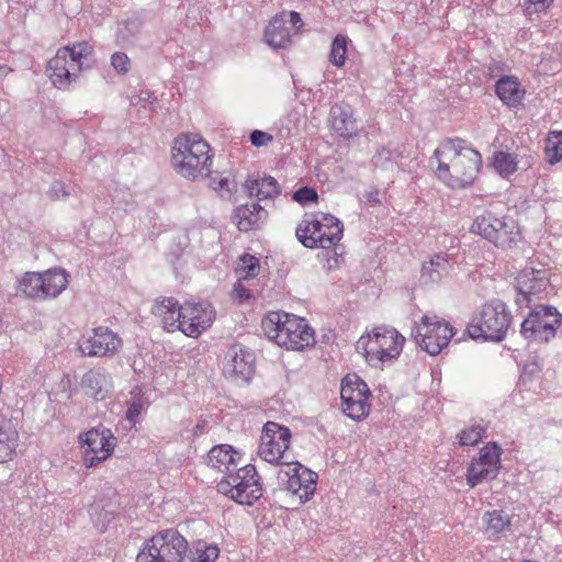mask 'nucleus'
Masks as SVG:
<instances>
[{"label": "nucleus", "instance_id": "obj_1", "mask_svg": "<svg viewBox=\"0 0 562 562\" xmlns=\"http://www.w3.org/2000/svg\"><path fill=\"white\" fill-rule=\"evenodd\" d=\"M437 176L448 187L462 189L471 186L482 166L481 154L462 139L445 140L434 154Z\"/></svg>", "mask_w": 562, "mask_h": 562}, {"label": "nucleus", "instance_id": "obj_2", "mask_svg": "<svg viewBox=\"0 0 562 562\" xmlns=\"http://www.w3.org/2000/svg\"><path fill=\"white\" fill-rule=\"evenodd\" d=\"M210 145L198 135H179L171 149L173 169L183 178L196 180L211 175Z\"/></svg>", "mask_w": 562, "mask_h": 562}, {"label": "nucleus", "instance_id": "obj_3", "mask_svg": "<svg viewBox=\"0 0 562 562\" xmlns=\"http://www.w3.org/2000/svg\"><path fill=\"white\" fill-rule=\"evenodd\" d=\"M342 223L331 214L305 215L299 223L295 235L306 248L330 249L341 239Z\"/></svg>", "mask_w": 562, "mask_h": 562}, {"label": "nucleus", "instance_id": "obj_4", "mask_svg": "<svg viewBox=\"0 0 562 562\" xmlns=\"http://www.w3.org/2000/svg\"><path fill=\"white\" fill-rule=\"evenodd\" d=\"M512 324V314L506 304L492 300L473 316L468 325V334L472 339L499 342L505 339Z\"/></svg>", "mask_w": 562, "mask_h": 562}, {"label": "nucleus", "instance_id": "obj_5", "mask_svg": "<svg viewBox=\"0 0 562 562\" xmlns=\"http://www.w3.org/2000/svg\"><path fill=\"white\" fill-rule=\"evenodd\" d=\"M471 231L503 249L512 248L520 240L516 220L509 215H497L492 210L477 215Z\"/></svg>", "mask_w": 562, "mask_h": 562}, {"label": "nucleus", "instance_id": "obj_6", "mask_svg": "<svg viewBox=\"0 0 562 562\" xmlns=\"http://www.w3.org/2000/svg\"><path fill=\"white\" fill-rule=\"evenodd\" d=\"M404 342V336L395 328L380 326L375 327L367 337L362 336L357 342V348L363 349L367 361L378 367L397 358Z\"/></svg>", "mask_w": 562, "mask_h": 562}, {"label": "nucleus", "instance_id": "obj_7", "mask_svg": "<svg viewBox=\"0 0 562 562\" xmlns=\"http://www.w3.org/2000/svg\"><path fill=\"white\" fill-rule=\"evenodd\" d=\"M216 487L221 494L248 506L257 502L263 492L260 476L252 464L239 467L235 472L224 475Z\"/></svg>", "mask_w": 562, "mask_h": 562}, {"label": "nucleus", "instance_id": "obj_8", "mask_svg": "<svg viewBox=\"0 0 562 562\" xmlns=\"http://www.w3.org/2000/svg\"><path fill=\"white\" fill-rule=\"evenodd\" d=\"M69 274L60 268L44 272H26L19 280V291L34 300L57 297L69 283Z\"/></svg>", "mask_w": 562, "mask_h": 562}, {"label": "nucleus", "instance_id": "obj_9", "mask_svg": "<svg viewBox=\"0 0 562 562\" xmlns=\"http://www.w3.org/2000/svg\"><path fill=\"white\" fill-rule=\"evenodd\" d=\"M562 325V314L553 306L539 305L520 325L521 336L529 342L547 344Z\"/></svg>", "mask_w": 562, "mask_h": 562}, {"label": "nucleus", "instance_id": "obj_10", "mask_svg": "<svg viewBox=\"0 0 562 562\" xmlns=\"http://www.w3.org/2000/svg\"><path fill=\"white\" fill-rule=\"evenodd\" d=\"M187 549V540L177 530H161L143 547V562H181Z\"/></svg>", "mask_w": 562, "mask_h": 562}, {"label": "nucleus", "instance_id": "obj_11", "mask_svg": "<svg viewBox=\"0 0 562 562\" xmlns=\"http://www.w3.org/2000/svg\"><path fill=\"white\" fill-rule=\"evenodd\" d=\"M412 335L423 350L436 356L448 346L456 331L448 322L439 319L437 315H425L420 324L413 328Z\"/></svg>", "mask_w": 562, "mask_h": 562}, {"label": "nucleus", "instance_id": "obj_12", "mask_svg": "<svg viewBox=\"0 0 562 562\" xmlns=\"http://www.w3.org/2000/svg\"><path fill=\"white\" fill-rule=\"evenodd\" d=\"M291 437L288 427L274 422L266 423L260 437L258 454L266 462L290 465L291 460L286 450L290 447Z\"/></svg>", "mask_w": 562, "mask_h": 562}, {"label": "nucleus", "instance_id": "obj_13", "mask_svg": "<svg viewBox=\"0 0 562 562\" xmlns=\"http://www.w3.org/2000/svg\"><path fill=\"white\" fill-rule=\"evenodd\" d=\"M371 396L367 383L357 374H347L341 380L340 398L342 412L352 420H361L370 413Z\"/></svg>", "mask_w": 562, "mask_h": 562}, {"label": "nucleus", "instance_id": "obj_14", "mask_svg": "<svg viewBox=\"0 0 562 562\" xmlns=\"http://www.w3.org/2000/svg\"><path fill=\"white\" fill-rule=\"evenodd\" d=\"M515 288L519 294L517 297L519 305L524 302L529 305L533 301L541 300L550 289V270L543 265L536 266L531 261L516 278Z\"/></svg>", "mask_w": 562, "mask_h": 562}, {"label": "nucleus", "instance_id": "obj_15", "mask_svg": "<svg viewBox=\"0 0 562 562\" xmlns=\"http://www.w3.org/2000/svg\"><path fill=\"white\" fill-rule=\"evenodd\" d=\"M81 452L83 464L93 468L105 461L114 451L116 438L105 427L92 428L80 434Z\"/></svg>", "mask_w": 562, "mask_h": 562}, {"label": "nucleus", "instance_id": "obj_16", "mask_svg": "<svg viewBox=\"0 0 562 562\" xmlns=\"http://www.w3.org/2000/svg\"><path fill=\"white\" fill-rule=\"evenodd\" d=\"M303 26L300 13L295 11L276 14L266 26L263 40L272 49H285L292 44V36Z\"/></svg>", "mask_w": 562, "mask_h": 562}, {"label": "nucleus", "instance_id": "obj_17", "mask_svg": "<svg viewBox=\"0 0 562 562\" xmlns=\"http://www.w3.org/2000/svg\"><path fill=\"white\" fill-rule=\"evenodd\" d=\"M503 449L496 442L486 443L473 459L467 470V483L474 487L484 481L494 480L501 470Z\"/></svg>", "mask_w": 562, "mask_h": 562}, {"label": "nucleus", "instance_id": "obj_18", "mask_svg": "<svg viewBox=\"0 0 562 562\" xmlns=\"http://www.w3.org/2000/svg\"><path fill=\"white\" fill-rule=\"evenodd\" d=\"M215 318V311L207 302L191 303L182 305L181 331L191 338H198L206 330Z\"/></svg>", "mask_w": 562, "mask_h": 562}, {"label": "nucleus", "instance_id": "obj_19", "mask_svg": "<svg viewBox=\"0 0 562 562\" xmlns=\"http://www.w3.org/2000/svg\"><path fill=\"white\" fill-rule=\"evenodd\" d=\"M289 470L280 471L279 479H286V490L297 495L302 502L308 501L315 493L318 475L316 472L291 461Z\"/></svg>", "mask_w": 562, "mask_h": 562}, {"label": "nucleus", "instance_id": "obj_20", "mask_svg": "<svg viewBox=\"0 0 562 562\" xmlns=\"http://www.w3.org/2000/svg\"><path fill=\"white\" fill-rule=\"evenodd\" d=\"M120 346L121 339L116 334L106 327H98L91 336L79 340L78 349L83 356L104 357L116 352Z\"/></svg>", "mask_w": 562, "mask_h": 562}, {"label": "nucleus", "instance_id": "obj_21", "mask_svg": "<svg viewBox=\"0 0 562 562\" xmlns=\"http://www.w3.org/2000/svg\"><path fill=\"white\" fill-rule=\"evenodd\" d=\"M47 76L54 87L67 89L79 75L80 66L72 63L69 58L67 48H59L56 55L48 61Z\"/></svg>", "mask_w": 562, "mask_h": 562}, {"label": "nucleus", "instance_id": "obj_22", "mask_svg": "<svg viewBox=\"0 0 562 562\" xmlns=\"http://www.w3.org/2000/svg\"><path fill=\"white\" fill-rule=\"evenodd\" d=\"M254 353L241 347L234 346L224 363V374L236 382H249L254 374Z\"/></svg>", "mask_w": 562, "mask_h": 562}, {"label": "nucleus", "instance_id": "obj_23", "mask_svg": "<svg viewBox=\"0 0 562 562\" xmlns=\"http://www.w3.org/2000/svg\"><path fill=\"white\" fill-rule=\"evenodd\" d=\"M279 346L292 350H301L314 342V330L303 317L291 314Z\"/></svg>", "mask_w": 562, "mask_h": 562}, {"label": "nucleus", "instance_id": "obj_24", "mask_svg": "<svg viewBox=\"0 0 562 562\" xmlns=\"http://www.w3.org/2000/svg\"><path fill=\"white\" fill-rule=\"evenodd\" d=\"M151 312L160 319L165 330L181 331L182 305H180L175 297H162L161 300H156Z\"/></svg>", "mask_w": 562, "mask_h": 562}, {"label": "nucleus", "instance_id": "obj_25", "mask_svg": "<svg viewBox=\"0 0 562 562\" xmlns=\"http://www.w3.org/2000/svg\"><path fill=\"white\" fill-rule=\"evenodd\" d=\"M241 456L229 445L213 447L207 453V465L228 475L239 468Z\"/></svg>", "mask_w": 562, "mask_h": 562}, {"label": "nucleus", "instance_id": "obj_26", "mask_svg": "<svg viewBox=\"0 0 562 562\" xmlns=\"http://www.w3.org/2000/svg\"><path fill=\"white\" fill-rule=\"evenodd\" d=\"M331 128L340 137L350 138L357 134L358 127L353 117V110L346 102L335 103L330 109Z\"/></svg>", "mask_w": 562, "mask_h": 562}, {"label": "nucleus", "instance_id": "obj_27", "mask_svg": "<svg viewBox=\"0 0 562 562\" xmlns=\"http://www.w3.org/2000/svg\"><path fill=\"white\" fill-rule=\"evenodd\" d=\"M20 435L13 422L0 415V463L8 462L16 454Z\"/></svg>", "mask_w": 562, "mask_h": 562}, {"label": "nucleus", "instance_id": "obj_28", "mask_svg": "<svg viewBox=\"0 0 562 562\" xmlns=\"http://www.w3.org/2000/svg\"><path fill=\"white\" fill-rule=\"evenodd\" d=\"M267 211L258 203H246L235 210L234 218L241 232L259 227L267 218Z\"/></svg>", "mask_w": 562, "mask_h": 562}, {"label": "nucleus", "instance_id": "obj_29", "mask_svg": "<svg viewBox=\"0 0 562 562\" xmlns=\"http://www.w3.org/2000/svg\"><path fill=\"white\" fill-rule=\"evenodd\" d=\"M496 95L507 106H517L525 97V89L515 76H502L495 86Z\"/></svg>", "mask_w": 562, "mask_h": 562}, {"label": "nucleus", "instance_id": "obj_30", "mask_svg": "<svg viewBox=\"0 0 562 562\" xmlns=\"http://www.w3.org/2000/svg\"><path fill=\"white\" fill-rule=\"evenodd\" d=\"M86 393L95 400H103L109 394L112 383L109 374L102 369L88 371L81 381Z\"/></svg>", "mask_w": 562, "mask_h": 562}, {"label": "nucleus", "instance_id": "obj_31", "mask_svg": "<svg viewBox=\"0 0 562 562\" xmlns=\"http://www.w3.org/2000/svg\"><path fill=\"white\" fill-rule=\"evenodd\" d=\"M485 533L490 540L496 541L505 537L512 527L510 516L504 510L486 512L483 515Z\"/></svg>", "mask_w": 562, "mask_h": 562}, {"label": "nucleus", "instance_id": "obj_32", "mask_svg": "<svg viewBox=\"0 0 562 562\" xmlns=\"http://www.w3.org/2000/svg\"><path fill=\"white\" fill-rule=\"evenodd\" d=\"M245 188L250 196H257L259 200H272L281 192L277 180L270 176L248 179L245 183Z\"/></svg>", "mask_w": 562, "mask_h": 562}, {"label": "nucleus", "instance_id": "obj_33", "mask_svg": "<svg viewBox=\"0 0 562 562\" xmlns=\"http://www.w3.org/2000/svg\"><path fill=\"white\" fill-rule=\"evenodd\" d=\"M450 262L446 255H436L422 267L420 280L424 283H437L448 274Z\"/></svg>", "mask_w": 562, "mask_h": 562}, {"label": "nucleus", "instance_id": "obj_34", "mask_svg": "<svg viewBox=\"0 0 562 562\" xmlns=\"http://www.w3.org/2000/svg\"><path fill=\"white\" fill-rule=\"evenodd\" d=\"M291 314L285 312H270L262 319V329L266 336L273 340L276 344H280V337L285 331V325L289 323Z\"/></svg>", "mask_w": 562, "mask_h": 562}, {"label": "nucleus", "instance_id": "obj_35", "mask_svg": "<svg viewBox=\"0 0 562 562\" xmlns=\"http://www.w3.org/2000/svg\"><path fill=\"white\" fill-rule=\"evenodd\" d=\"M89 513L94 527L103 532L114 519L115 508L110 501L99 499L90 506Z\"/></svg>", "mask_w": 562, "mask_h": 562}, {"label": "nucleus", "instance_id": "obj_36", "mask_svg": "<svg viewBox=\"0 0 562 562\" xmlns=\"http://www.w3.org/2000/svg\"><path fill=\"white\" fill-rule=\"evenodd\" d=\"M546 160L554 165L562 159V131L549 132L544 147Z\"/></svg>", "mask_w": 562, "mask_h": 562}, {"label": "nucleus", "instance_id": "obj_37", "mask_svg": "<svg viewBox=\"0 0 562 562\" xmlns=\"http://www.w3.org/2000/svg\"><path fill=\"white\" fill-rule=\"evenodd\" d=\"M401 158V151L396 148L382 147L372 157V164L375 168L382 170L394 169Z\"/></svg>", "mask_w": 562, "mask_h": 562}, {"label": "nucleus", "instance_id": "obj_38", "mask_svg": "<svg viewBox=\"0 0 562 562\" xmlns=\"http://www.w3.org/2000/svg\"><path fill=\"white\" fill-rule=\"evenodd\" d=\"M493 167L502 177H508L513 175L518 164L516 157L513 154L505 151H496L493 156Z\"/></svg>", "mask_w": 562, "mask_h": 562}, {"label": "nucleus", "instance_id": "obj_39", "mask_svg": "<svg viewBox=\"0 0 562 562\" xmlns=\"http://www.w3.org/2000/svg\"><path fill=\"white\" fill-rule=\"evenodd\" d=\"M65 48L68 49L71 61L80 66V70L85 63L93 55V46L85 41L75 43L72 46H66Z\"/></svg>", "mask_w": 562, "mask_h": 562}, {"label": "nucleus", "instance_id": "obj_40", "mask_svg": "<svg viewBox=\"0 0 562 562\" xmlns=\"http://www.w3.org/2000/svg\"><path fill=\"white\" fill-rule=\"evenodd\" d=\"M220 554V549L216 544H209L206 542H198L194 548L193 562H214Z\"/></svg>", "mask_w": 562, "mask_h": 562}, {"label": "nucleus", "instance_id": "obj_41", "mask_svg": "<svg viewBox=\"0 0 562 562\" xmlns=\"http://www.w3.org/2000/svg\"><path fill=\"white\" fill-rule=\"evenodd\" d=\"M347 53V38L342 35H337L333 43L329 59L330 63L337 67H341L346 61Z\"/></svg>", "mask_w": 562, "mask_h": 562}, {"label": "nucleus", "instance_id": "obj_42", "mask_svg": "<svg viewBox=\"0 0 562 562\" xmlns=\"http://www.w3.org/2000/svg\"><path fill=\"white\" fill-rule=\"evenodd\" d=\"M485 435V428L481 425H473L463 429L459 435V443L461 446H475Z\"/></svg>", "mask_w": 562, "mask_h": 562}, {"label": "nucleus", "instance_id": "obj_43", "mask_svg": "<svg viewBox=\"0 0 562 562\" xmlns=\"http://www.w3.org/2000/svg\"><path fill=\"white\" fill-rule=\"evenodd\" d=\"M259 270V260L248 254H245L240 257V263L237 268V273L239 277L247 279L255 277Z\"/></svg>", "mask_w": 562, "mask_h": 562}, {"label": "nucleus", "instance_id": "obj_44", "mask_svg": "<svg viewBox=\"0 0 562 562\" xmlns=\"http://www.w3.org/2000/svg\"><path fill=\"white\" fill-rule=\"evenodd\" d=\"M111 66L117 75H126L132 66V61L126 53L115 52L111 55Z\"/></svg>", "mask_w": 562, "mask_h": 562}, {"label": "nucleus", "instance_id": "obj_45", "mask_svg": "<svg viewBox=\"0 0 562 562\" xmlns=\"http://www.w3.org/2000/svg\"><path fill=\"white\" fill-rule=\"evenodd\" d=\"M293 200L304 206L311 202H317L318 194L314 188L301 187L293 193Z\"/></svg>", "mask_w": 562, "mask_h": 562}, {"label": "nucleus", "instance_id": "obj_46", "mask_svg": "<svg viewBox=\"0 0 562 562\" xmlns=\"http://www.w3.org/2000/svg\"><path fill=\"white\" fill-rule=\"evenodd\" d=\"M140 415V400L134 396L133 402L128 406L126 411V420L131 426H135L138 422V417Z\"/></svg>", "mask_w": 562, "mask_h": 562}, {"label": "nucleus", "instance_id": "obj_47", "mask_svg": "<svg viewBox=\"0 0 562 562\" xmlns=\"http://www.w3.org/2000/svg\"><path fill=\"white\" fill-rule=\"evenodd\" d=\"M552 2L553 0H527L526 11L529 14L543 12L552 4Z\"/></svg>", "mask_w": 562, "mask_h": 562}, {"label": "nucleus", "instance_id": "obj_48", "mask_svg": "<svg viewBox=\"0 0 562 562\" xmlns=\"http://www.w3.org/2000/svg\"><path fill=\"white\" fill-rule=\"evenodd\" d=\"M272 140V136L266 132L256 130L250 134V142L254 146L260 147Z\"/></svg>", "mask_w": 562, "mask_h": 562}, {"label": "nucleus", "instance_id": "obj_49", "mask_svg": "<svg viewBox=\"0 0 562 562\" xmlns=\"http://www.w3.org/2000/svg\"><path fill=\"white\" fill-rule=\"evenodd\" d=\"M48 196L52 200H58L60 198L68 196V193L66 191L65 184L59 181H55L49 191L47 192Z\"/></svg>", "mask_w": 562, "mask_h": 562}, {"label": "nucleus", "instance_id": "obj_50", "mask_svg": "<svg viewBox=\"0 0 562 562\" xmlns=\"http://www.w3.org/2000/svg\"><path fill=\"white\" fill-rule=\"evenodd\" d=\"M233 294L239 301L248 300L251 297L250 291L246 289L240 282L234 285Z\"/></svg>", "mask_w": 562, "mask_h": 562}, {"label": "nucleus", "instance_id": "obj_51", "mask_svg": "<svg viewBox=\"0 0 562 562\" xmlns=\"http://www.w3.org/2000/svg\"><path fill=\"white\" fill-rule=\"evenodd\" d=\"M210 186L215 190V191H218V190H229L228 189V179L227 178H220L218 180H216L214 177L211 178V183Z\"/></svg>", "mask_w": 562, "mask_h": 562}, {"label": "nucleus", "instance_id": "obj_52", "mask_svg": "<svg viewBox=\"0 0 562 562\" xmlns=\"http://www.w3.org/2000/svg\"><path fill=\"white\" fill-rule=\"evenodd\" d=\"M13 69L7 64H0V81L3 80Z\"/></svg>", "mask_w": 562, "mask_h": 562}, {"label": "nucleus", "instance_id": "obj_53", "mask_svg": "<svg viewBox=\"0 0 562 562\" xmlns=\"http://www.w3.org/2000/svg\"><path fill=\"white\" fill-rule=\"evenodd\" d=\"M378 192H370L368 194V201L371 202V203H376L379 200H378Z\"/></svg>", "mask_w": 562, "mask_h": 562}, {"label": "nucleus", "instance_id": "obj_54", "mask_svg": "<svg viewBox=\"0 0 562 562\" xmlns=\"http://www.w3.org/2000/svg\"><path fill=\"white\" fill-rule=\"evenodd\" d=\"M203 425L198 424L193 430L194 435L198 436L202 432Z\"/></svg>", "mask_w": 562, "mask_h": 562}, {"label": "nucleus", "instance_id": "obj_55", "mask_svg": "<svg viewBox=\"0 0 562 562\" xmlns=\"http://www.w3.org/2000/svg\"><path fill=\"white\" fill-rule=\"evenodd\" d=\"M135 560H136V562H139V560H140V551L136 554Z\"/></svg>", "mask_w": 562, "mask_h": 562}]
</instances>
